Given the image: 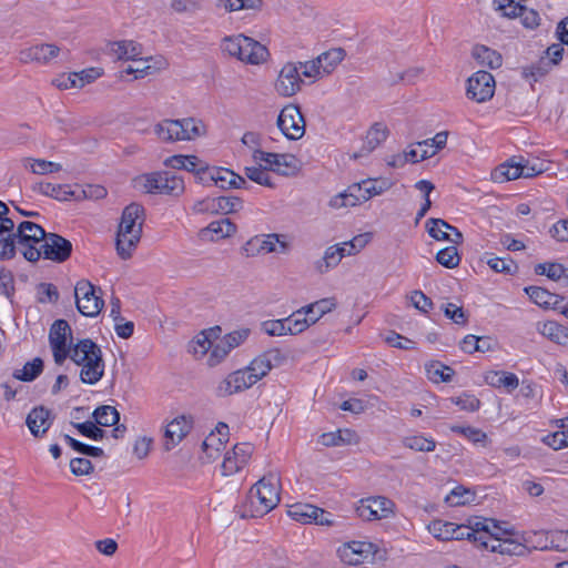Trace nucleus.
Instances as JSON below:
<instances>
[{"label": "nucleus", "mask_w": 568, "mask_h": 568, "mask_svg": "<svg viewBox=\"0 0 568 568\" xmlns=\"http://www.w3.org/2000/svg\"><path fill=\"white\" fill-rule=\"evenodd\" d=\"M236 231V225L227 217L211 222L206 227L200 231V235L204 240L212 242L229 237Z\"/></svg>", "instance_id": "21"}, {"label": "nucleus", "mask_w": 568, "mask_h": 568, "mask_svg": "<svg viewBox=\"0 0 568 568\" xmlns=\"http://www.w3.org/2000/svg\"><path fill=\"white\" fill-rule=\"evenodd\" d=\"M255 161L265 162L268 169L284 176L294 175L300 170L297 159L292 154L270 153L262 150H254Z\"/></svg>", "instance_id": "9"}, {"label": "nucleus", "mask_w": 568, "mask_h": 568, "mask_svg": "<svg viewBox=\"0 0 568 568\" xmlns=\"http://www.w3.org/2000/svg\"><path fill=\"white\" fill-rule=\"evenodd\" d=\"M41 256L57 263L65 262L72 253V243L57 233H47L40 245Z\"/></svg>", "instance_id": "12"}, {"label": "nucleus", "mask_w": 568, "mask_h": 568, "mask_svg": "<svg viewBox=\"0 0 568 568\" xmlns=\"http://www.w3.org/2000/svg\"><path fill=\"white\" fill-rule=\"evenodd\" d=\"M426 227L429 235L437 241H449L456 245L463 242L462 232L443 219H428Z\"/></svg>", "instance_id": "15"}, {"label": "nucleus", "mask_w": 568, "mask_h": 568, "mask_svg": "<svg viewBox=\"0 0 568 568\" xmlns=\"http://www.w3.org/2000/svg\"><path fill=\"white\" fill-rule=\"evenodd\" d=\"M388 129L381 122L374 123L366 133L364 143L359 152L354 153V158H361L373 152L388 136Z\"/></svg>", "instance_id": "22"}, {"label": "nucleus", "mask_w": 568, "mask_h": 568, "mask_svg": "<svg viewBox=\"0 0 568 568\" xmlns=\"http://www.w3.org/2000/svg\"><path fill=\"white\" fill-rule=\"evenodd\" d=\"M473 57L478 63L487 65L491 69H497L503 63L500 53L486 45H475L473 49Z\"/></svg>", "instance_id": "36"}, {"label": "nucleus", "mask_w": 568, "mask_h": 568, "mask_svg": "<svg viewBox=\"0 0 568 568\" xmlns=\"http://www.w3.org/2000/svg\"><path fill=\"white\" fill-rule=\"evenodd\" d=\"M474 497V493H471L469 489H466L463 486H458L450 491L445 500L449 506H463L473 501Z\"/></svg>", "instance_id": "57"}, {"label": "nucleus", "mask_w": 568, "mask_h": 568, "mask_svg": "<svg viewBox=\"0 0 568 568\" xmlns=\"http://www.w3.org/2000/svg\"><path fill=\"white\" fill-rule=\"evenodd\" d=\"M551 65L544 58H541L537 63L531 64L529 67H525L523 69V75L526 79H532V81L537 82L542 79L545 75L549 73Z\"/></svg>", "instance_id": "54"}, {"label": "nucleus", "mask_w": 568, "mask_h": 568, "mask_svg": "<svg viewBox=\"0 0 568 568\" xmlns=\"http://www.w3.org/2000/svg\"><path fill=\"white\" fill-rule=\"evenodd\" d=\"M291 354L292 352L287 347H274L264 351L262 356L265 358L270 369H273L285 365L291 358Z\"/></svg>", "instance_id": "47"}, {"label": "nucleus", "mask_w": 568, "mask_h": 568, "mask_svg": "<svg viewBox=\"0 0 568 568\" xmlns=\"http://www.w3.org/2000/svg\"><path fill=\"white\" fill-rule=\"evenodd\" d=\"M428 530L440 540H453L455 524L443 520H434L428 525Z\"/></svg>", "instance_id": "52"}, {"label": "nucleus", "mask_w": 568, "mask_h": 568, "mask_svg": "<svg viewBox=\"0 0 568 568\" xmlns=\"http://www.w3.org/2000/svg\"><path fill=\"white\" fill-rule=\"evenodd\" d=\"M245 389H247V384H245L244 374L239 369L229 374L219 384L216 393L219 396L225 397Z\"/></svg>", "instance_id": "33"}, {"label": "nucleus", "mask_w": 568, "mask_h": 568, "mask_svg": "<svg viewBox=\"0 0 568 568\" xmlns=\"http://www.w3.org/2000/svg\"><path fill=\"white\" fill-rule=\"evenodd\" d=\"M487 265L497 273L513 274L517 270L516 263L510 258L489 257Z\"/></svg>", "instance_id": "60"}, {"label": "nucleus", "mask_w": 568, "mask_h": 568, "mask_svg": "<svg viewBox=\"0 0 568 568\" xmlns=\"http://www.w3.org/2000/svg\"><path fill=\"white\" fill-rule=\"evenodd\" d=\"M534 271L537 275H545L555 282H561L562 286L568 287V267L557 262H545L535 265Z\"/></svg>", "instance_id": "31"}, {"label": "nucleus", "mask_w": 568, "mask_h": 568, "mask_svg": "<svg viewBox=\"0 0 568 568\" xmlns=\"http://www.w3.org/2000/svg\"><path fill=\"white\" fill-rule=\"evenodd\" d=\"M242 206V200L236 196H219L206 199L195 205L197 212H215L229 214L236 212Z\"/></svg>", "instance_id": "16"}, {"label": "nucleus", "mask_w": 568, "mask_h": 568, "mask_svg": "<svg viewBox=\"0 0 568 568\" xmlns=\"http://www.w3.org/2000/svg\"><path fill=\"white\" fill-rule=\"evenodd\" d=\"M427 377L434 383H448L453 379L454 369L440 362L433 361L425 366Z\"/></svg>", "instance_id": "40"}, {"label": "nucleus", "mask_w": 568, "mask_h": 568, "mask_svg": "<svg viewBox=\"0 0 568 568\" xmlns=\"http://www.w3.org/2000/svg\"><path fill=\"white\" fill-rule=\"evenodd\" d=\"M221 49L229 55L251 64L265 62L270 54L265 45L244 34L223 38Z\"/></svg>", "instance_id": "3"}, {"label": "nucleus", "mask_w": 568, "mask_h": 568, "mask_svg": "<svg viewBox=\"0 0 568 568\" xmlns=\"http://www.w3.org/2000/svg\"><path fill=\"white\" fill-rule=\"evenodd\" d=\"M277 126L290 140H300L305 134V120L296 104L285 105L277 118Z\"/></svg>", "instance_id": "6"}, {"label": "nucleus", "mask_w": 568, "mask_h": 568, "mask_svg": "<svg viewBox=\"0 0 568 568\" xmlns=\"http://www.w3.org/2000/svg\"><path fill=\"white\" fill-rule=\"evenodd\" d=\"M524 292L535 304L544 308L559 310L564 301L562 296L540 286H527L524 288Z\"/></svg>", "instance_id": "23"}, {"label": "nucleus", "mask_w": 568, "mask_h": 568, "mask_svg": "<svg viewBox=\"0 0 568 568\" xmlns=\"http://www.w3.org/2000/svg\"><path fill=\"white\" fill-rule=\"evenodd\" d=\"M468 528L471 529L473 535V542L477 545L479 548L483 546H487V538L489 536L487 535L488 531V524L489 518H483V517H474L469 518L467 520Z\"/></svg>", "instance_id": "45"}, {"label": "nucleus", "mask_w": 568, "mask_h": 568, "mask_svg": "<svg viewBox=\"0 0 568 568\" xmlns=\"http://www.w3.org/2000/svg\"><path fill=\"white\" fill-rule=\"evenodd\" d=\"M394 506V503L386 497H369L359 501L356 513L363 520H377L393 514Z\"/></svg>", "instance_id": "11"}, {"label": "nucleus", "mask_w": 568, "mask_h": 568, "mask_svg": "<svg viewBox=\"0 0 568 568\" xmlns=\"http://www.w3.org/2000/svg\"><path fill=\"white\" fill-rule=\"evenodd\" d=\"M403 445L406 448L416 452H433L436 447V443L432 438H426L423 435L406 436L403 439Z\"/></svg>", "instance_id": "51"}, {"label": "nucleus", "mask_w": 568, "mask_h": 568, "mask_svg": "<svg viewBox=\"0 0 568 568\" xmlns=\"http://www.w3.org/2000/svg\"><path fill=\"white\" fill-rule=\"evenodd\" d=\"M45 235L43 227L34 222L19 223L13 237L16 251L19 250L27 261L38 262L41 257L40 245L45 240Z\"/></svg>", "instance_id": "4"}, {"label": "nucleus", "mask_w": 568, "mask_h": 568, "mask_svg": "<svg viewBox=\"0 0 568 568\" xmlns=\"http://www.w3.org/2000/svg\"><path fill=\"white\" fill-rule=\"evenodd\" d=\"M183 141L194 140L205 133L204 123L195 118H184L176 120Z\"/></svg>", "instance_id": "38"}, {"label": "nucleus", "mask_w": 568, "mask_h": 568, "mask_svg": "<svg viewBox=\"0 0 568 568\" xmlns=\"http://www.w3.org/2000/svg\"><path fill=\"white\" fill-rule=\"evenodd\" d=\"M51 412L44 406H38L28 414L26 424L34 437H42L50 428Z\"/></svg>", "instance_id": "20"}, {"label": "nucleus", "mask_w": 568, "mask_h": 568, "mask_svg": "<svg viewBox=\"0 0 568 568\" xmlns=\"http://www.w3.org/2000/svg\"><path fill=\"white\" fill-rule=\"evenodd\" d=\"M487 550L498 552L500 555L523 556L526 552V547L513 539L503 538L499 540H493L490 548Z\"/></svg>", "instance_id": "44"}, {"label": "nucleus", "mask_w": 568, "mask_h": 568, "mask_svg": "<svg viewBox=\"0 0 568 568\" xmlns=\"http://www.w3.org/2000/svg\"><path fill=\"white\" fill-rule=\"evenodd\" d=\"M142 45L133 40L109 41V55L118 61H135L142 54Z\"/></svg>", "instance_id": "18"}, {"label": "nucleus", "mask_w": 568, "mask_h": 568, "mask_svg": "<svg viewBox=\"0 0 568 568\" xmlns=\"http://www.w3.org/2000/svg\"><path fill=\"white\" fill-rule=\"evenodd\" d=\"M43 361L40 357H36L23 365L22 369H16L12 376L21 382H32L43 372Z\"/></svg>", "instance_id": "41"}, {"label": "nucleus", "mask_w": 568, "mask_h": 568, "mask_svg": "<svg viewBox=\"0 0 568 568\" xmlns=\"http://www.w3.org/2000/svg\"><path fill=\"white\" fill-rule=\"evenodd\" d=\"M245 175L253 182L267 186V187H274V183L272 182V179L267 172V168L263 166H247L245 168Z\"/></svg>", "instance_id": "56"}, {"label": "nucleus", "mask_w": 568, "mask_h": 568, "mask_svg": "<svg viewBox=\"0 0 568 568\" xmlns=\"http://www.w3.org/2000/svg\"><path fill=\"white\" fill-rule=\"evenodd\" d=\"M436 261L446 268H455L460 263V256L456 246H447L436 254Z\"/></svg>", "instance_id": "53"}, {"label": "nucleus", "mask_w": 568, "mask_h": 568, "mask_svg": "<svg viewBox=\"0 0 568 568\" xmlns=\"http://www.w3.org/2000/svg\"><path fill=\"white\" fill-rule=\"evenodd\" d=\"M288 516L301 524H314L317 519V506L297 503L288 508Z\"/></svg>", "instance_id": "39"}, {"label": "nucleus", "mask_w": 568, "mask_h": 568, "mask_svg": "<svg viewBox=\"0 0 568 568\" xmlns=\"http://www.w3.org/2000/svg\"><path fill=\"white\" fill-rule=\"evenodd\" d=\"M287 331L290 334H300L312 325L306 310L300 308L286 317Z\"/></svg>", "instance_id": "49"}, {"label": "nucleus", "mask_w": 568, "mask_h": 568, "mask_svg": "<svg viewBox=\"0 0 568 568\" xmlns=\"http://www.w3.org/2000/svg\"><path fill=\"white\" fill-rule=\"evenodd\" d=\"M303 83L300 68L295 63L287 62L283 65L275 80L274 90L278 95L290 98L301 90Z\"/></svg>", "instance_id": "10"}, {"label": "nucleus", "mask_w": 568, "mask_h": 568, "mask_svg": "<svg viewBox=\"0 0 568 568\" xmlns=\"http://www.w3.org/2000/svg\"><path fill=\"white\" fill-rule=\"evenodd\" d=\"M318 442L326 447H332L358 444L359 437L356 432L345 428L336 432L324 433L320 436Z\"/></svg>", "instance_id": "30"}, {"label": "nucleus", "mask_w": 568, "mask_h": 568, "mask_svg": "<svg viewBox=\"0 0 568 568\" xmlns=\"http://www.w3.org/2000/svg\"><path fill=\"white\" fill-rule=\"evenodd\" d=\"M495 79L488 71H477L467 80L466 95L478 103L486 102L494 97Z\"/></svg>", "instance_id": "8"}, {"label": "nucleus", "mask_w": 568, "mask_h": 568, "mask_svg": "<svg viewBox=\"0 0 568 568\" xmlns=\"http://www.w3.org/2000/svg\"><path fill=\"white\" fill-rule=\"evenodd\" d=\"M160 61V67L163 65V61ZM158 67L154 65H143V68H134L133 64L122 63L119 70L114 73V77L120 81H132L138 79H143L148 75H152L156 73Z\"/></svg>", "instance_id": "32"}, {"label": "nucleus", "mask_w": 568, "mask_h": 568, "mask_svg": "<svg viewBox=\"0 0 568 568\" xmlns=\"http://www.w3.org/2000/svg\"><path fill=\"white\" fill-rule=\"evenodd\" d=\"M486 382L494 387H505L511 392L519 385V379L514 373L490 372L486 375Z\"/></svg>", "instance_id": "42"}, {"label": "nucleus", "mask_w": 568, "mask_h": 568, "mask_svg": "<svg viewBox=\"0 0 568 568\" xmlns=\"http://www.w3.org/2000/svg\"><path fill=\"white\" fill-rule=\"evenodd\" d=\"M253 447L248 443L236 444L232 453H226L222 463L223 475L230 476L240 471L248 462Z\"/></svg>", "instance_id": "13"}, {"label": "nucleus", "mask_w": 568, "mask_h": 568, "mask_svg": "<svg viewBox=\"0 0 568 568\" xmlns=\"http://www.w3.org/2000/svg\"><path fill=\"white\" fill-rule=\"evenodd\" d=\"M335 306H336V303H335L334 298H322L312 304L303 306V310H306V313H308V318L313 325L322 316H324L326 313H328L333 308H335Z\"/></svg>", "instance_id": "46"}, {"label": "nucleus", "mask_w": 568, "mask_h": 568, "mask_svg": "<svg viewBox=\"0 0 568 568\" xmlns=\"http://www.w3.org/2000/svg\"><path fill=\"white\" fill-rule=\"evenodd\" d=\"M64 440L70 445V447L73 450L78 452L79 454L91 457H98L103 455L102 448L84 444L69 435H64Z\"/></svg>", "instance_id": "58"}, {"label": "nucleus", "mask_w": 568, "mask_h": 568, "mask_svg": "<svg viewBox=\"0 0 568 568\" xmlns=\"http://www.w3.org/2000/svg\"><path fill=\"white\" fill-rule=\"evenodd\" d=\"M101 351L91 339L80 341L70 353L71 359L78 365L100 359Z\"/></svg>", "instance_id": "26"}, {"label": "nucleus", "mask_w": 568, "mask_h": 568, "mask_svg": "<svg viewBox=\"0 0 568 568\" xmlns=\"http://www.w3.org/2000/svg\"><path fill=\"white\" fill-rule=\"evenodd\" d=\"M154 131L164 142L183 141L176 120L165 119L155 125Z\"/></svg>", "instance_id": "43"}, {"label": "nucleus", "mask_w": 568, "mask_h": 568, "mask_svg": "<svg viewBox=\"0 0 568 568\" xmlns=\"http://www.w3.org/2000/svg\"><path fill=\"white\" fill-rule=\"evenodd\" d=\"M365 546V542L351 541L339 547L337 552L343 562L356 566L363 562Z\"/></svg>", "instance_id": "35"}, {"label": "nucleus", "mask_w": 568, "mask_h": 568, "mask_svg": "<svg viewBox=\"0 0 568 568\" xmlns=\"http://www.w3.org/2000/svg\"><path fill=\"white\" fill-rule=\"evenodd\" d=\"M33 190L58 201H69L71 199L80 200V195H75V192L70 185L52 184V183H38L33 186Z\"/></svg>", "instance_id": "28"}, {"label": "nucleus", "mask_w": 568, "mask_h": 568, "mask_svg": "<svg viewBox=\"0 0 568 568\" xmlns=\"http://www.w3.org/2000/svg\"><path fill=\"white\" fill-rule=\"evenodd\" d=\"M346 255V247L343 244L332 245L325 250L323 257L314 263V267L320 274H324L336 267Z\"/></svg>", "instance_id": "27"}, {"label": "nucleus", "mask_w": 568, "mask_h": 568, "mask_svg": "<svg viewBox=\"0 0 568 568\" xmlns=\"http://www.w3.org/2000/svg\"><path fill=\"white\" fill-rule=\"evenodd\" d=\"M281 481L274 473L263 476L248 491V504L253 516L262 517L273 510L280 503Z\"/></svg>", "instance_id": "2"}, {"label": "nucleus", "mask_w": 568, "mask_h": 568, "mask_svg": "<svg viewBox=\"0 0 568 568\" xmlns=\"http://www.w3.org/2000/svg\"><path fill=\"white\" fill-rule=\"evenodd\" d=\"M450 430L454 433H458L464 435L466 438H468L470 442L477 444V443H484L487 439L486 433H484L479 428H474L470 426L463 427V426H452Z\"/></svg>", "instance_id": "63"}, {"label": "nucleus", "mask_w": 568, "mask_h": 568, "mask_svg": "<svg viewBox=\"0 0 568 568\" xmlns=\"http://www.w3.org/2000/svg\"><path fill=\"white\" fill-rule=\"evenodd\" d=\"M14 277L10 270L0 268V293L7 298H11L14 294Z\"/></svg>", "instance_id": "61"}, {"label": "nucleus", "mask_w": 568, "mask_h": 568, "mask_svg": "<svg viewBox=\"0 0 568 568\" xmlns=\"http://www.w3.org/2000/svg\"><path fill=\"white\" fill-rule=\"evenodd\" d=\"M193 428V417L191 415H181L166 425L165 428V449L170 450L178 445Z\"/></svg>", "instance_id": "14"}, {"label": "nucleus", "mask_w": 568, "mask_h": 568, "mask_svg": "<svg viewBox=\"0 0 568 568\" xmlns=\"http://www.w3.org/2000/svg\"><path fill=\"white\" fill-rule=\"evenodd\" d=\"M60 52V48L51 43H42L30 47L20 52V60L24 63L39 62L48 63L51 59L55 58Z\"/></svg>", "instance_id": "19"}, {"label": "nucleus", "mask_w": 568, "mask_h": 568, "mask_svg": "<svg viewBox=\"0 0 568 568\" xmlns=\"http://www.w3.org/2000/svg\"><path fill=\"white\" fill-rule=\"evenodd\" d=\"M523 166L516 156L510 158L506 162L496 166L491 173L490 179L495 183H504L507 181L516 180L523 174Z\"/></svg>", "instance_id": "25"}, {"label": "nucleus", "mask_w": 568, "mask_h": 568, "mask_svg": "<svg viewBox=\"0 0 568 568\" xmlns=\"http://www.w3.org/2000/svg\"><path fill=\"white\" fill-rule=\"evenodd\" d=\"M538 332L558 345H566L568 343V327L558 322L547 321L538 324Z\"/></svg>", "instance_id": "34"}, {"label": "nucleus", "mask_w": 568, "mask_h": 568, "mask_svg": "<svg viewBox=\"0 0 568 568\" xmlns=\"http://www.w3.org/2000/svg\"><path fill=\"white\" fill-rule=\"evenodd\" d=\"M346 52L343 48H332L317 57V63L322 65L323 74L332 73L344 60Z\"/></svg>", "instance_id": "37"}, {"label": "nucleus", "mask_w": 568, "mask_h": 568, "mask_svg": "<svg viewBox=\"0 0 568 568\" xmlns=\"http://www.w3.org/2000/svg\"><path fill=\"white\" fill-rule=\"evenodd\" d=\"M74 296L77 308L84 316L98 315L104 304V301L95 295V287L87 280L77 282Z\"/></svg>", "instance_id": "7"}, {"label": "nucleus", "mask_w": 568, "mask_h": 568, "mask_svg": "<svg viewBox=\"0 0 568 568\" xmlns=\"http://www.w3.org/2000/svg\"><path fill=\"white\" fill-rule=\"evenodd\" d=\"M212 342L213 341H211L207 335L202 332L191 342V352L195 356H204L207 354V352H210Z\"/></svg>", "instance_id": "64"}, {"label": "nucleus", "mask_w": 568, "mask_h": 568, "mask_svg": "<svg viewBox=\"0 0 568 568\" xmlns=\"http://www.w3.org/2000/svg\"><path fill=\"white\" fill-rule=\"evenodd\" d=\"M38 296L37 301L39 303H55L59 300V292L55 285L51 283H40L37 286Z\"/></svg>", "instance_id": "59"}, {"label": "nucleus", "mask_w": 568, "mask_h": 568, "mask_svg": "<svg viewBox=\"0 0 568 568\" xmlns=\"http://www.w3.org/2000/svg\"><path fill=\"white\" fill-rule=\"evenodd\" d=\"M103 367L102 355L97 362H87L80 373L81 381L87 384H94L103 376Z\"/></svg>", "instance_id": "50"}, {"label": "nucleus", "mask_w": 568, "mask_h": 568, "mask_svg": "<svg viewBox=\"0 0 568 568\" xmlns=\"http://www.w3.org/2000/svg\"><path fill=\"white\" fill-rule=\"evenodd\" d=\"M144 221L143 205L133 202L123 209L115 236V250L120 258L132 257L141 241Z\"/></svg>", "instance_id": "1"}, {"label": "nucleus", "mask_w": 568, "mask_h": 568, "mask_svg": "<svg viewBox=\"0 0 568 568\" xmlns=\"http://www.w3.org/2000/svg\"><path fill=\"white\" fill-rule=\"evenodd\" d=\"M444 314L447 318L452 320L457 325H466L468 316L462 306L454 303H447L444 307Z\"/></svg>", "instance_id": "62"}, {"label": "nucleus", "mask_w": 568, "mask_h": 568, "mask_svg": "<svg viewBox=\"0 0 568 568\" xmlns=\"http://www.w3.org/2000/svg\"><path fill=\"white\" fill-rule=\"evenodd\" d=\"M71 425L77 428V430L84 437H88L93 440H100L104 437V430L97 426L93 420H85L83 423H74Z\"/></svg>", "instance_id": "55"}, {"label": "nucleus", "mask_w": 568, "mask_h": 568, "mask_svg": "<svg viewBox=\"0 0 568 568\" xmlns=\"http://www.w3.org/2000/svg\"><path fill=\"white\" fill-rule=\"evenodd\" d=\"M140 181L148 193L179 195L184 190L183 179L172 172H155L143 175Z\"/></svg>", "instance_id": "5"}, {"label": "nucleus", "mask_w": 568, "mask_h": 568, "mask_svg": "<svg viewBox=\"0 0 568 568\" xmlns=\"http://www.w3.org/2000/svg\"><path fill=\"white\" fill-rule=\"evenodd\" d=\"M14 232L16 224L12 219H0V261L16 257Z\"/></svg>", "instance_id": "17"}, {"label": "nucleus", "mask_w": 568, "mask_h": 568, "mask_svg": "<svg viewBox=\"0 0 568 568\" xmlns=\"http://www.w3.org/2000/svg\"><path fill=\"white\" fill-rule=\"evenodd\" d=\"M215 174V185L225 189H247L246 180L235 172L224 168H213Z\"/></svg>", "instance_id": "29"}, {"label": "nucleus", "mask_w": 568, "mask_h": 568, "mask_svg": "<svg viewBox=\"0 0 568 568\" xmlns=\"http://www.w3.org/2000/svg\"><path fill=\"white\" fill-rule=\"evenodd\" d=\"M71 336V327L65 320H57L50 327V345H67V338Z\"/></svg>", "instance_id": "48"}, {"label": "nucleus", "mask_w": 568, "mask_h": 568, "mask_svg": "<svg viewBox=\"0 0 568 568\" xmlns=\"http://www.w3.org/2000/svg\"><path fill=\"white\" fill-rule=\"evenodd\" d=\"M501 17L508 19L520 18L521 24L530 30H534L540 26V16L538 11L534 9H528L526 6L517 4L513 6L508 10H503L499 12Z\"/></svg>", "instance_id": "24"}]
</instances>
